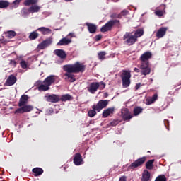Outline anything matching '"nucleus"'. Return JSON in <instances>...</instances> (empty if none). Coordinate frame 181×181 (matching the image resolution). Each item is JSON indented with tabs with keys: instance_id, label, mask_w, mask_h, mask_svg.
Masks as SVG:
<instances>
[{
	"instance_id": "1",
	"label": "nucleus",
	"mask_w": 181,
	"mask_h": 181,
	"mask_svg": "<svg viewBox=\"0 0 181 181\" xmlns=\"http://www.w3.org/2000/svg\"><path fill=\"white\" fill-rule=\"evenodd\" d=\"M63 70L64 71H66V73L64 74L65 81L74 83V81H76V76H74V74L84 73L86 71V65L80 62H76L74 64L64 65ZM73 73L74 74H73Z\"/></svg>"
},
{
	"instance_id": "2",
	"label": "nucleus",
	"mask_w": 181,
	"mask_h": 181,
	"mask_svg": "<svg viewBox=\"0 0 181 181\" xmlns=\"http://www.w3.org/2000/svg\"><path fill=\"white\" fill-rule=\"evenodd\" d=\"M149 59H152V52H146L140 57V66L141 73L143 76H148L151 74V67H149Z\"/></svg>"
},
{
	"instance_id": "3",
	"label": "nucleus",
	"mask_w": 181,
	"mask_h": 181,
	"mask_svg": "<svg viewBox=\"0 0 181 181\" xmlns=\"http://www.w3.org/2000/svg\"><path fill=\"white\" fill-rule=\"evenodd\" d=\"M109 101L107 100H100L98 102L97 104H95L92 106V110H90L88 112V115L90 118H93V117H95L97 115V112H100L101 110L105 108L107 105H108Z\"/></svg>"
},
{
	"instance_id": "4",
	"label": "nucleus",
	"mask_w": 181,
	"mask_h": 181,
	"mask_svg": "<svg viewBox=\"0 0 181 181\" xmlns=\"http://www.w3.org/2000/svg\"><path fill=\"white\" fill-rule=\"evenodd\" d=\"M121 26V21L119 20H110L100 28V32L102 33H105V32H111L114 28H119Z\"/></svg>"
},
{
	"instance_id": "5",
	"label": "nucleus",
	"mask_w": 181,
	"mask_h": 181,
	"mask_svg": "<svg viewBox=\"0 0 181 181\" xmlns=\"http://www.w3.org/2000/svg\"><path fill=\"white\" fill-rule=\"evenodd\" d=\"M123 88H127L131 85V71L123 70L120 76Z\"/></svg>"
},
{
	"instance_id": "6",
	"label": "nucleus",
	"mask_w": 181,
	"mask_h": 181,
	"mask_svg": "<svg viewBox=\"0 0 181 181\" xmlns=\"http://www.w3.org/2000/svg\"><path fill=\"white\" fill-rule=\"evenodd\" d=\"M133 33L126 32L124 35L123 36V40L129 46H132V45H135L137 40L136 37L132 34Z\"/></svg>"
},
{
	"instance_id": "7",
	"label": "nucleus",
	"mask_w": 181,
	"mask_h": 181,
	"mask_svg": "<svg viewBox=\"0 0 181 181\" xmlns=\"http://www.w3.org/2000/svg\"><path fill=\"white\" fill-rule=\"evenodd\" d=\"M146 162V157L144 156L133 162L129 166V169L134 170V169H136V168H139L141 165H144Z\"/></svg>"
},
{
	"instance_id": "8",
	"label": "nucleus",
	"mask_w": 181,
	"mask_h": 181,
	"mask_svg": "<svg viewBox=\"0 0 181 181\" xmlns=\"http://www.w3.org/2000/svg\"><path fill=\"white\" fill-rule=\"evenodd\" d=\"M33 110V106L30 105H25L15 110L14 114H25V112H30Z\"/></svg>"
},
{
	"instance_id": "9",
	"label": "nucleus",
	"mask_w": 181,
	"mask_h": 181,
	"mask_svg": "<svg viewBox=\"0 0 181 181\" xmlns=\"http://www.w3.org/2000/svg\"><path fill=\"white\" fill-rule=\"evenodd\" d=\"M121 116L124 121H130L132 118H134V115H132L128 108H124L121 110Z\"/></svg>"
},
{
	"instance_id": "10",
	"label": "nucleus",
	"mask_w": 181,
	"mask_h": 181,
	"mask_svg": "<svg viewBox=\"0 0 181 181\" xmlns=\"http://www.w3.org/2000/svg\"><path fill=\"white\" fill-rule=\"evenodd\" d=\"M100 88V82H92L88 86V91L90 94H95L97 90Z\"/></svg>"
},
{
	"instance_id": "11",
	"label": "nucleus",
	"mask_w": 181,
	"mask_h": 181,
	"mask_svg": "<svg viewBox=\"0 0 181 181\" xmlns=\"http://www.w3.org/2000/svg\"><path fill=\"white\" fill-rule=\"evenodd\" d=\"M46 98V101H47V103H59V101H60V95H56V94H52L49 95H47L45 96Z\"/></svg>"
},
{
	"instance_id": "12",
	"label": "nucleus",
	"mask_w": 181,
	"mask_h": 181,
	"mask_svg": "<svg viewBox=\"0 0 181 181\" xmlns=\"http://www.w3.org/2000/svg\"><path fill=\"white\" fill-rule=\"evenodd\" d=\"M52 42L53 41L52 40V38H47L38 45V49H40V50H43L46 49V47H49Z\"/></svg>"
},
{
	"instance_id": "13",
	"label": "nucleus",
	"mask_w": 181,
	"mask_h": 181,
	"mask_svg": "<svg viewBox=\"0 0 181 181\" xmlns=\"http://www.w3.org/2000/svg\"><path fill=\"white\" fill-rule=\"evenodd\" d=\"M57 78V76L54 75H50L49 76L47 77L43 83L44 84H47V86L50 87L51 85L53 84V83L56 82V79Z\"/></svg>"
},
{
	"instance_id": "14",
	"label": "nucleus",
	"mask_w": 181,
	"mask_h": 181,
	"mask_svg": "<svg viewBox=\"0 0 181 181\" xmlns=\"http://www.w3.org/2000/svg\"><path fill=\"white\" fill-rule=\"evenodd\" d=\"M74 163L76 166H80V165H83V156L80 153H76L74 157Z\"/></svg>"
},
{
	"instance_id": "15",
	"label": "nucleus",
	"mask_w": 181,
	"mask_h": 181,
	"mask_svg": "<svg viewBox=\"0 0 181 181\" xmlns=\"http://www.w3.org/2000/svg\"><path fill=\"white\" fill-rule=\"evenodd\" d=\"M17 78L14 75H10L6 79L4 86H11L16 83Z\"/></svg>"
},
{
	"instance_id": "16",
	"label": "nucleus",
	"mask_w": 181,
	"mask_h": 181,
	"mask_svg": "<svg viewBox=\"0 0 181 181\" xmlns=\"http://www.w3.org/2000/svg\"><path fill=\"white\" fill-rule=\"evenodd\" d=\"M114 111H115V107H109L103 110L102 113L103 118H108L110 115H112V114H114Z\"/></svg>"
},
{
	"instance_id": "17",
	"label": "nucleus",
	"mask_w": 181,
	"mask_h": 181,
	"mask_svg": "<svg viewBox=\"0 0 181 181\" xmlns=\"http://www.w3.org/2000/svg\"><path fill=\"white\" fill-rule=\"evenodd\" d=\"M28 101H29V96L28 95H23L19 99L18 107H23V105H26L28 104Z\"/></svg>"
},
{
	"instance_id": "18",
	"label": "nucleus",
	"mask_w": 181,
	"mask_h": 181,
	"mask_svg": "<svg viewBox=\"0 0 181 181\" xmlns=\"http://www.w3.org/2000/svg\"><path fill=\"white\" fill-rule=\"evenodd\" d=\"M168 31V28L167 27H163L160 28L156 33V37L158 39H160L166 35V32Z\"/></svg>"
},
{
	"instance_id": "19",
	"label": "nucleus",
	"mask_w": 181,
	"mask_h": 181,
	"mask_svg": "<svg viewBox=\"0 0 181 181\" xmlns=\"http://www.w3.org/2000/svg\"><path fill=\"white\" fill-rule=\"evenodd\" d=\"M86 26H87L89 33H95L97 32V25L95 24L86 23Z\"/></svg>"
},
{
	"instance_id": "20",
	"label": "nucleus",
	"mask_w": 181,
	"mask_h": 181,
	"mask_svg": "<svg viewBox=\"0 0 181 181\" xmlns=\"http://www.w3.org/2000/svg\"><path fill=\"white\" fill-rule=\"evenodd\" d=\"M70 43H71V39L64 37L59 40V42L57 44V46H66L67 45H70Z\"/></svg>"
},
{
	"instance_id": "21",
	"label": "nucleus",
	"mask_w": 181,
	"mask_h": 181,
	"mask_svg": "<svg viewBox=\"0 0 181 181\" xmlns=\"http://www.w3.org/2000/svg\"><path fill=\"white\" fill-rule=\"evenodd\" d=\"M160 8L163 10H156L155 11V15H156L157 16H159V18L163 16V15H165V9H166V5L165 4H161L160 5Z\"/></svg>"
},
{
	"instance_id": "22",
	"label": "nucleus",
	"mask_w": 181,
	"mask_h": 181,
	"mask_svg": "<svg viewBox=\"0 0 181 181\" xmlns=\"http://www.w3.org/2000/svg\"><path fill=\"white\" fill-rule=\"evenodd\" d=\"M54 53L56 56H58L60 59H66V57H67V54H66V52L63 49H55Z\"/></svg>"
},
{
	"instance_id": "23",
	"label": "nucleus",
	"mask_w": 181,
	"mask_h": 181,
	"mask_svg": "<svg viewBox=\"0 0 181 181\" xmlns=\"http://www.w3.org/2000/svg\"><path fill=\"white\" fill-rule=\"evenodd\" d=\"M29 8H30V13H37V12H40L42 7L37 4H33Z\"/></svg>"
},
{
	"instance_id": "24",
	"label": "nucleus",
	"mask_w": 181,
	"mask_h": 181,
	"mask_svg": "<svg viewBox=\"0 0 181 181\" xmlns=\"http://www.w3.org/2000/svg\"><path fill=\"white\" fill-rule=\"evenodd\" d=\"M73 100V96L70 94L62 95L61 97L59 96V101H62L63 103H66V101H71Z\"/></svg>"
},
{
	"instance_id": "25",
	"label": "nucleus",
	"mask_w": 181,
	"mask_h": 181,
	"mask_svg": "<svg viewBox=\"0 0 181 181\" xmlns=\"http://www.w3.org/2000/svg\"><path fill=\"white\" fill-rule=\"evenodd\" d=\"M37 30H38L39 32H41L42 35H50V33H52V30L46 27H40L37 28Z\"/></svg>"
},
{
	"instance_id": "26",
	"label": "nucleus",
	"mask_w": 181,
	"mask_h": 181,
	"mask_svg": "<svg viewBox=\"0 0 181 181\" xmlns=\"http://www.w3.org/2000/svg\"><path fill=\"white\" fill-rule=\"evenodd\" d=\"M149 179H151V173L146 170L142 174L141 181H149Z\"/></svg>"
},
{
	"instance_id": "27",
	"label": "nucleus",
	"mask_w": 181,
	"mask_h": 181,
	"mask_svg": "<svg viewBox=\"0 0 181 181\" xmlns=\"http://www.w3.org/2000/svg\"><path fill=\"white\" fill-rule=\"evenodd\" d=\"M156 100H158V93H155L154 95H153L151 98L146 99L148 105H151V104H153V103H155Z\"/></svg>"
},
{
	"instance_id": "28",
	"label": "nucleus",
	"mask_w": 181,
	"mask_h": 181,
	"mask_svg": "<svg viewBox=\"0 0 181 181\" xmlns=\"http://www.w3.org/2000/svg\"><path fill=\"white\" fill-rule=\"evenodd\" d=\"M11 3L6 0H0V9H6Z\"/></svg>"
},
{
	"instance_id": "29",
	"label": "nucleus",
	"mask_w": 181,
	"mask_h": 181,
	"mask_svg": "<svg viewBox=\"0 0 181 181\" xmlns=\"http://www.w3.org/2000/svg\"><path fill=\"white\" fill-rule=\"evenodd\" d=\"M39 2V0H25L23 5L25 6H30V5H36Z\"/></svg>"
},
{
	"instance_id": "30",
	"label": "nucleus",
	"mask_w": 181,
	"mask_h": 181,
	"mask_svg": "<svg viewBox=\"0 0 181 181\" xmlns=\"http://www.w3.org/2000/svg\"><path fill=\"white\" fill-rule=\"evenodd\" d=\"M155 162V159L149 160L146 163V168L148 170H152L153 169V163Z\"/></svg>"
},
{
	"instance_id": "31",
	"label": "nucleus",
	"mask_w": 181,
	"mask_h": 181,
	"mask_svg": "<svg viewBox=\"0 0 181 181\" xmlns=\"http://www.w3.org/2000/svg\"><path fill=\"white\" fill-rule=\"evenodd\" d=\"M33 173H35V176H40V175H42L43 170L40 168H35L32 170Z\"/></svg>"
},
{
	"instance_id": "32",
	"label": "nucleus",
	"mask_w": 181,
	"mask_h": 181,
	"mask_svg": "<svg viewBox=\"0 0 181 181\" xmlns=\"http://www.w3.org/2000/svg\"><path fill=\"white\" fill-rule=\"evenodd\" d=\"M16 36V32L14 30H9L6 33V37H8V39H13Z\"/></svg>"
},
{
	"instance_id": "33",
	"label": "nucleus",
	"mask_w": 181,
	"mask_h": 181,
	"mask_svg": "<svg viewBox=\"0 0 181 181\" xmlns=\"http://www.w3.org/2000/svg\"><path fill=\"white\" fill-rule=\"evenodd\" d=\"M37 37H39V33H37L36 31H33L28 36L30 40H35V39H37Z\"/></svg>"
},
{
	"instance_id": "34",
	"label": "nucleus",
	"mask_w": 181,
	"mask_h": 181,
	"mask_svg": "<svg viewBox=\"0 0 181 181\" xmlns=\"http://www.w3.org/2000/svg\"><path fill=\"white\" fill-rule=\"evenodd\" d=\"M134 37H136V40H138V37H141V36H144V30L142 29H138L134 33Z\"/></svg>"
},
{
	"instance_id": "35",
	"label": "nucleus",
	"mask_w": 181,
	"mask_h": 181,
	"mask_svg": "<svg viewBox=\"0 0 181 181\" xmlns=\"http://www.w3.org/2000/svg\"><path fill=\"white\" fill-rule=\"evenodd\" d=\"M39 91H47V90H50V86H47V84H41L38 86Z\"/></svg>"
},
{
	"instance_id": "36",
	"label": "nucleus",
	"mask_w": 181,
	"mask_h": 181,
	"mask_svg": "<svg viewBox=\"0 0 181 181\" xmlns=\"http://www.w3.org/2000/svg\"><path fill=\"white\" fill-rule=\"evenodd\" d=\"M142 111H144V109L141 107H134L133 112H134V115L135 117H136L137 115H139V114H141L142 112Z\"/></svg>"
},
{
	"instance_id": "37",
	"label": "nucleus",
	"mask_w": 181,
	"mask_h": 181,
	"mask_svg": "<svg viewBox=\"0 0 181 181\" xmlns=\"http://www.w3.org/2000/svg\"><path fill=\"white\" fill-rule=\"evenodd\" d=\"M21 13L23 16H25V17L29 16V13H30V7L28 8H23L21 10Z\"/></svg>"
},
{
	"instance_id": "38",
	"label": "nucleus",
	"mask_w": 181,
	"mask_h": 181,
	"mask_svg": "<svg viewBox=\"0 0 181 181\" xmlns=\"http://www.w3.org/2000/svg\"><path fill=\"white\" fill-rule=\"evenodd\" d=\"M107 52L105 51H101L98 54L99 60H105V55Z\"/></svg>"
},
{
	"instance_id": "39",
	"label": "nucleus",
	"mask_w": 181,
	"mask_h": 181,
	"mask_svg": "<svg viewBox=\"0 0 181 181\" xmlns=\"http://www.w3.org/2000/svg\"><path fill=\"white\" fill-rule=\"evenodd\" d=\"M154 181H168V179L166 178V176L165 175L162 174L158 175Z\"/></svg>"
},
{
	"instance_id": "40",
	"label": "nucleus",
	"mask_w": 181,
	"mask_h": 181,
	"mask_svg": "<svg viewBox=\"0 0 181 181\" xmlns=\"http://www.w3.org/2000/svg\"><path fill=\"white\" fill-rule=\"evenodd\" d=\"M121 122V121H119V119H114L112 122H111L110 123H109L110 127H117V125Z\"/></svg>"
},
{
	"instance_id": "41",
	"label": "nucleus",
	"mask_w": 181,
	"mask_h": 181,
	"mask_svg": "<svg viewBox=\"0 0 181 181\" xmlns=\"http://www.w3.org/2000/svg\"><path fill=\"white\" fill-rule=\"evenodd\" d=\"M20 66L21 67V69H28V63L25 62V61H21L20 62Z\"/></svg>"
},
{
	"instance_id": "42",
	"label": "nucleus",
	"mask_w": 181,
	"mask_h": 181,
	"mask_svg": "<svg viewBox=\"0 0 181 181\" xmlns=\"http://www.w3.org/2000/svg\"><path fill=\"white\" fill-rule=\"evenodd\" d=\"M101 39H103V35L101 34L97 35L95 37V42H100Z\"/></svg>"
},
{
	"instance_id": "43",
	"label": "nucleus",
	"mask_w": 181,
	"mask_h": 181,
	"mask_svg": "<svg viewBox=\"0 0 181 181\" xmlns=\"http://www.w3.org/2000/svg\"><path fill=\"white\" fill-rule=\"evenodd\" d=\"M17 62L15 60L10 59L9 65L13 66V67H16Z\"/></svg>"
},
{
	"instance_id": "44",
	"label": "nucleus",
	"mask_w": 181,
	"mask_h": 181,
	"mask_svg": "<svg viewBox=\"0 0 181 181\" xmlns=\"http://www.w3.org/2000/svg\"><path fill=\"white\" fill-rule=\"evenodd\" d=\"M117 16H118V14H117V13H114L110 15V18L112 20L117 19Z\"/></svg>"
},
{
	"instance_id": "45",
	"label": "nucleus",
	"mask_w": 181,
	"mask_h": 181,
	"mask_svg": "<svg viewBox=\"0 0 181 181\" xmlns=\"http://www.w3.org/2000/svg\"><path fill=\"white\" fill-rule=\"evenodd\" d=\"M120 13L122 14V16H127V15L129 13V11H128V10H123Z\"/></svg>"
},
{
	"instance_id": "46",
	"label": "nucleus",
	"mask_w": 181,
	"mask_h": 181,
	"mask_svg": "<svg viewBox=\"0 0 181 181\" xmlns=\"http://www.w3.org/2000/svg\"><path fill=\"white\" fill-rule=\"evenodd\" d=\"M100 90H104V88H105V83L104 82H100Z\"/></svg>"
},
{
	"instance_id": "47",
	"label": "nucleus",
	"mask_w": 181,
	"mask_h": 181,
	"mask_svg": "<svg viewBox=\"0 0 181 181\" xmlns=\"http://www.w3.org/2000/svg\"><path fill=\"white\" fill-rule=\"evenodd\" d=\"M21 1H22V0H15L13 2V5H19V4H21Z\"/></svg>"
},
{
	"instance_id": "48",
	"label": "nucleus",
	"mask_w": 181,
	"mask_h": 181,
	"mask_svg": "<svg viewBox=\"0 0 181 181\" xmlns=\"http://www.w3.org/2000/svg\"><path fill=\"white\" fill-rule=\"evenodd\" d=\"M139 88H141V83H136L135 86L136 90H139Z\"/></svg>"
},
{
	"instance_id": "49",
	"label": "nucleus",
	"mask_w": 181,
	"mask_h": 181,
	"mask_svg": "<svg viewBox=\"0 0 181 181\" xmlns=\"http://www.w3.org/2000/svg\"><path fill=\"white\" fill-rule=\"evenodd\" d=\"M119 181H127V177L122 176L119 178Z\"/></svg>"
},
{
	"instance_id": "50",
	"label": "nucleus",
	"mask_w": 181,
	"mask_h": 181,
	"mask_svg": "<svg viewBox=\"0 0 181 181\" xmlns=\"http://www.w3.org/2000/svg\"><path fill=\"white\" fill-rule=\"evenodd\" d=\"M134 71H135V73H139V71H141V70H139V69H138V68H134Z\"/></svg>"
},
{
	"instance_id": "51",
	"label": "nucleus",
	"mask_w": 181,
	"mask_h": 181,
	"mask_svg": "<svg viewBox=\"0 0 181 181\" xmlns=\"http://www.w3.org/2000/svg\"><path fill=\"white\" fill-rule=\"evenodd\" d=\"M122 14H121V13L117 14V19H122Z\"/></svg>"
},
{
	"instance_id": "52",
	"label": "nucleus",
	"mask_w": 181,
	"mask_h": 181,
	"mask_svg": "<svg viewBox=\"0 0 181 181\" xmlns=\"http://www.w3.org/2000/svg\"><path fill=\"white\" fill-rule=\"evenodd\" d=\"M105 97H106V98L108 97V93H105Z\"/></svg>"
},
{
	"instance_id": "53",
	"label": "nucleus",
	"mask_w": 181,
	"mask_h": 181,
	"mask_svg": "<svg viewBox=\"0 0 181 181\" xmlns=\"http://www.w3.org/2000/svg\"><path fill=\"white\" fill-rule=\"evenodd\" d=\"M2 43H4V45H6V41H3Z\"/></svg>"
},
{
	"instance_id": "54",
	"label": "nucleus",
	"mask_w": 181,
	"mask_h": 181,
	"mask_svg": "<svg viewBox=\"0 0 181 181\" xmlns=\"http://www.w3.org/2000/svg\"><path fill=\"white\" fill-rule=\"evenodd\" d=\"M66 2H70V1H73V0H65Z\"/></svg>"
}]
</instances>
